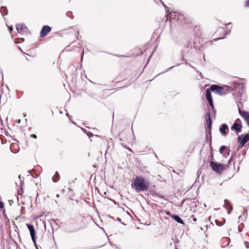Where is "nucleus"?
<instances>
[{
    "label": "nucleus",
    "mask_w": 249,
    "mask_h": 249,
    "mask_svg": "<svg viewBox=\"0 0 249 249\" xmlns=\"http://www.w3.org/2000/svg\"><path fill=\"white\" fill-rule=\"evenodd\" d=\"M149 186V182L142 176H136L131 183L132 188L138 193L147 191Z\"/></svg>",
    "instance_id": "f257e3e1"
},
{
    "label": "nucleus",
    "mask_w": 249,
    "mask_h": 249,
    "mask_svg": "<svg viewBox=\"0 0 249 249\" xmlns=\"http://www.w3.org/2000/svg\"><path fill=\"white\" fill-rule=\"evenodd\" d=\"M119 137L120 140L122 142V145L130 151H132L130 148L127 147L126 145V143L132 144L133 138L130 131L126 129L122 130L119 133Z\"/></svg>",
    "instance_id": "f03ea898"
},
{
    "label": "nucleus",
    "mask_w": 249,
    "mask_h": 249,
    "mask_svg": "<svg viewBox=\"0 0 249 249\" xmlns=\"http://www.w3.org/2000/svg\"><path fill=\"white\" fill-rule=\"evenodd\" d=\"M211 89L212 91H214L216 93L220 95L227 94L233 90L231 88L227 86L221 87L217 85H212L211 86Z\"/></svg>",
    "instance_id": "7ed1b4c3"
},
{
    "label": "nucleus",
    "mask_w": 249,
    "mask_h": 249,
    "mask_svg": "<svg viewBox=\"0 0 249 249\" xmlns=\"http://www.w3.org/2000/svg\"><path fill=\"white\" fill-rule=\"evenodd\" d=\"M210 164L213 170L218 174H221L226 169L224 165L216 162L210 161Z\"/></svg>",
    "instance_id": "20e7f679"
},
{
    "label": "nucleus",
    "mask_w": 249,
    "mask_h": 249,
    "mask_svg": "<svg viewBox=\"0 0 249 249\" xmlns=\"http://www.w3.org/2000/svg\"><path fill=\"white\" fill-rule=\"evenodd\" d=\"M26 226L27 227L31 236L32 240L35 245V246L37 248L36 242V231L34 229V227L33 225L29 224L28 223L26 224Z\"/></svg>",
    "instance_id": "39448f33"
},
{
    "label": "nucleus",
    "mask_w": 249,
    "mask_h": 249,
    "mask_svg": "<svg viewBox=\"0 0 249 249\" xmlns=\"http://www.w3.org/2000/svg\"><path fill=\"white\" fill-rule=\"evenodd\" d=\"M18 32L20 34H27L29 32L27 27L24 24H18L16 26Z\"/></svg>",
    "instance_id": "423d86ee"
},
{
    "label": "nucleus",
    "mask_w": 249,
    "mask_h": 249,
    "mask_svg": "<svg viewBox=\"0 0 249 249\" xmlns=\"http://www.w3.org/2000/svg\"><path fill=\"white\" fill-rule=\"evenodd\" d=\"M52 30V28L48 25L43 26L40 32V37L43 38L45 37Z\"/></svg>",
    "instance_id": "0eeeda50"
},
{
    "label": "nucleus",
    "mask_w": 249,
    "mask_h": 249,
    "mask_svg": "<svg viewBox=\"0 0 249 249\" xmlns=\"http://www.w3.org/2000/svg\"><path fill=\"white\" fill-rule=\"evenodd\" d=\"M66 192H67V194H65V189L62 190V191H61V193L62 194V197L67 200H68L69 199L72 200V196H73L72 192L69 189H68Z\"/></svg>",
    "instance_id": "6e6552de"
},
{
    "label": "nucleus",
    "mask_w": 249,
    "mask_h": 249,
    "mask_svg": "<svg viewBox=\"0 0 249 249\" xmlns=\"http://www.w3.org/2000/svg\"><path fill=\"white\" fill-rule=\"evenodd\" d=\"M239 122H240V120L238 119L235 121L231 127V129L235 131L237 133L241 132L242 129V125L240 124Z\"/></svg>",
    "instance_id": "1a4fd4ad"
},
{
    "label": "nucleus",
    "mask_w": 249,
    "mask_h": 249,
    "mask_svg": "<svg viewBox=\"0 0 249 249\" xmlns=\"http://www.w3.org/2000/svg\"><path fill=\"white\" fill-rule=\"evenodd\" d=\"M211 91H212V90L211 89V87L210 88V89H207V90L206 91V98H207L210 105L211 106V107L212 108H213L214 106H213V99H212V95H211Z\"/></svg>",
    "instance_id": "9d476101"
},
{
    "label": "nucleus",
    "mask_w": 249,
    "mask_h": 249,
    "mask_svg": "<svg viewBox=\"0 0 249 249\" xmlns=\"http://www.w3.org/2000/svg\"><path fill=\"white\" fill-rule=\"evenodd\" d=\"M238 142H240L241 147L243 146L246 142L249 141V134H246L242 139L241 136L238 138Z\"/></svg>",
    "instance_id": "9b49d317"
},
{
    "label": "nucleus",
    "mask_w": 249,
    "mask_h": 249,
    "mask_svg": "<svg viewBox=\"0 0 249 249\" xmlns=\"http://www.w3.org/2000/svg\"><path fill=\"white\" fill-rule=\"evenodd\" d=\"M239 113L240 115L245 119L248 125L249 126V112L247 111H242L239 108Z\"/></svg>",
    "instance_id": "f8f14e48"
},
{
    "label": "nucleus",
    "mask_w": 249,
    "mask_h": 249,
    "mask_svg": "<svg viewBox=\"0 0 249 249\" xmlns=\"http://www.w3.org/2000/svg\"><path fill=\"white\" fill-rule=\"evenodd\" d=\"M234 89L235 91H237L239 95L241 96L243 92V87L242 85L237 84L235 85Z\"/></svg>",
    "instance_id": "ddd939ff"
},
{
    "label": "nucleus",
    "mask_w": 249,
    "mask_h": 249,
    "mask_svg": "<svg viewBox=\"0 0 249 249\" xmlns=\"http://www.w3.org/2000/svg\"><path fill=\"white\" fill-rule=\"evenodd\" d=\"M206 119L207 127L209 129H211L212 127V120L210 114L208 113L206 115Z\"/></svg>",
    "instance_id": "4468645a"
},
{
    "label": "nucleus",
    "mask_w": 249,
    "mask_h": 249,
    "mask_svg": "<svg viewBox=\"0 0 249 249\" xmlns=\"http://www.w3.org/2000/svg\"><path fill=\"white\" fill-rule=\"evenodd\" d=\"M228 126L226 124H223L219 129L220 132L225 136L227 133V130H228Z\"/></svg>",
    "instance_id": "2eb2a0df"
},
{
    "label": "nucleus",
    "mask_w": 249,
    "mask_h": 249,
    "mask_svg": "<svg viewBox=\"0 0 249 249\" xmlns=\"http://www.w3.org/2000/svg\"><path fill=\"white\" fill-rule=\"evenodd\" d=\"M225 202L226 208L227 210L228 213L230 214L231 213V211L232 210V206L230 203V202L227 200H225Z\"/></svg>",
    "instance_id": "dca6fc26"
},
{
    "label": "nucleus",
    "mask_w": 249,
    "mask_h": 249,
    "mask_svg": "<svg viewBox=\"0 0 249 249\" xmlns=\"http://www.w3.org/2000/svg\"><path fill=\"white\" fill-rule=\"evenodd\" d=\"M172 218L175 220H176L177 222L180 223V224H184V223L183 222V221L182 220L181 218H180L179 216H178V215H174L172 216Z\"/></svg>",
    "instance_id": "f3484780"
},
{
    "label": "nucleus",
    "mask_w": 249,
    "mask_h": 249,
    "mask_svg": "<svg viewBox=\"0 0 249 249\" xmlns=\"http://www.w3.org/2000/svg\"><path fill=\"white\" fill-rule=\"evenodd\" d=\"M60 177L58 172H56L52 178L53 182H56L60 179Z\"/></svg>",
    "instance_id": "a211bd4d"
},
{
    "label": "nucleus",
    "mask_w": 249,
    "mask_h": 249,
    "mask_svg": "<svg viewBox=\"0 0 249 249\" xmlns=\"http://www.w3.org/2000/svg\"><path fill=\"white\" fill-rule=\"evenodd\" d=\"M226 149V146L225 145H223V146H221L220 148V150H219V152L221 154H223V153H224V151Z\"/></svg>",
    "instance_id": "6ab92c4d"
},
{
    "label": "nucleus",
    "mask_w": 249,
    "mask_h": 249,
    "mask_svg": "<svg viewBox=\"0 0 249 249\" xmlns=\"http://www.w3.org/2000/svg\"><path fill=\"white\" fill-rule=\"evenodd\" d=\"M23 190L22 188H21L20 189H19L18 191V195H20V196H22L23 194Z\"/></svg>",
    "instance_id": "aec40b11"
},
{
    "label": "nucleus",
    "mask_w": 249,
    "mask_h": 249,
    "mask_svg": "<svg viewBox=\"0 0 249 249\" xmlns=\"http://www.w3.org/2000/svg\"><path fill=\"white\" fill-rule=\"evenodd\" d=\"M215 223L217 226H221L223 225L222 222H219L217 220H215Z\"/></svg>",
    "instance_id": "412c9836"
},
{
    "label": "nucleus",
    "mask_w": 249,
    "mask_h": 249,
    "mask_svg": "<svg viewBox=\"0 0 249 249\" xmlns=\"http://www.w3.org/2000/svg\"><path fill=\"white\" fill-rule=\"evenodd\" d=\"M15 145H17V144H15L14 143H12V144H11V146H10V149H11V150L13 152H14V153H16V152H17L16 151H14L13 150V147H14Z\"/></svg>",
    "instance_id": "4be33fe9"
},
{
    "label": "nucleus",
    "mask_w": 249,
    "mask_h": 249,
    "mask_svg": "<svg viewBox=\"0 0 249 249\" xmlns=\"http://www.w3.org/2000/svg\"><path fill=\"white\" fill-rule=\"evenodd\" d=\"M190 217L193 219V220L194 222H196V221L197 219H196V218L195 217V216L194 215H192Z\"/></svg>",
    "instance_id": "5701e85b"
},
{
    "label": "nucleus",
    "mask_w": 249,
    "mask_h": 249,
    "mask_svg": "<svg viewBox=\"0 0 249 249\" xmlns=\"http://www.w3.org/2000/svg\"><path fill=\"white\" fill-rule=\"evenodd\" d=\"M245 6L246 7H249V0H247L245 3Z\"/></svg>",
    "instance_id": "b1692460"
},
{
    "label": "nucleus",
    "mask_w": 249,
    "mask_h": 249,
    "mask_svg": "<svg viewBox=\"0 0 249 249\" xmlns=\"http://www.w3.org/2000/svg\"><path fill=\"white\" fill-rule=\"evenodd\" d=\"M244 244L247 248H249V242L248 241H246L244 243Z\"/></svg>",
    "instance_id": "393cba45"
},
{
    "label": "nucleus",
    "mask_w": 249,
    "mask_h": 249,
    "mask_svg": "<svg viewBox=\"0 0 249 249\" xmlns=\"http://www.w3.org/2000/svg\"><path fill=\"white\" fill-rule=\"evenodd\" d=\"M30 137L34 139H37V136L36 134H31Z\"/></svg>",
    "instance_id": "a878e982"
},
{
    "label": "nucleus",
    "mask_w": 249,
    "mask_h": 249,
    "mask_svg": "<svg viewBox=\"0 0 249 249\" xmlns=\"http://www.w3.org/2000/svg\"><path fill=\"white\" fill-rule=\"evenodd\" d=\"M3 203L2 202L0 201V210L2 209L3 208Z\"/></svg>",
    "instance_id": "bb28decb"
},
{
    "label": "nucleus",
    "mask_w": 249,
    "mask_h": 249,
    "mask_svg": "<svg viewBox=\"0 0 249 249\" xmlns=\"http://www.w3.org/2000/svg\"><path fill=\"white\" fill-rule=\"evenodd\" d=\"M190 200L189 199H184L182 201V203L183 204V203L185 202H187L188 201H190Z\"/></svg>",
    "instance_id": "cd10ccee"
},
{
    "label": "nucleus",
    "mask_w": 249,
    "mask_h": 249,
    "mask_svg": "<svg viewBox=\"0 0 249 249\" xmlns=\"http://www.w3.org/2000/svg\"><path fill=\"white\" fill-rule=\"evenodd\" d=\"M9 29H10V32H12V31L13 30V28H12V27H11L9 28Z\"/></svg>",
    "instance_id": "c85d7f7f"
},
{
    "label": "nucleus",
    "mask_w": 249,
    "mask_h": 249,
    "mask_svg": "<svg viewBox=\"0 0 249 249\" xmlns=\"http://www.w3.org/2000/svg\"><path fill=\"white\" fill-rule=\"evenodd\" d=\"M2 213H3V214H4L5 213V210L3 209L2 210Z\"/></svg>",
    "instance_id": "c756f323"
},
{
    "label": "nucleus",
    "mask_w": 249,
    "mask_h": 249,
    "mask_svg": "<svg viewBox=\"0 0 249 249\" xmlns=\"http://www.w3.org/2000/svg\"><path fill=\"white\" fill-rule=\"evenodd\" d=\"M60 195L59 194H57L56 196V197H58H58H60Z\"/></svg>",
    "instance_id": "7c9ffc66"
}]
</instances>
